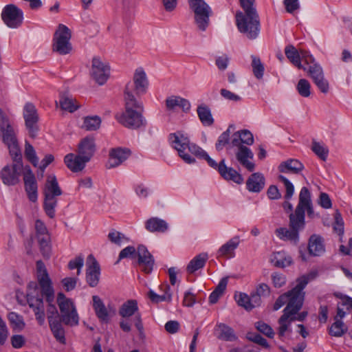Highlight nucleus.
Returning a JSON list of instances; mask_svg holds the SVG:
<instances>
[{"instance_id":"nucleus-1","label":"nucleus","mask_w":352,"mask_h":352,"mask_svg":"<svg viewBox=\"0 0 352 352\" xmlns=\"http://www.w3.org/2000/svg\"><path fill=\"white\" fill-rule=\"evenodd\" d=\"M168 141L170 146L177 151L179 156L186 163L192 164L195 162V159L187 152L188 151L199 158L204 159L210 167L217 170L219 173L221 160L217 164L201 147L191 143L189 137L184 131H177L175 133H170Z\"/></svg>"},{"instance_id":"nucleus-2","label":"nucleus","mask_w":352,"mask_h":352,"mask_svg":"<svg viewBox=\"0 0 352 352\" xmlns=\"http://www.w3.org/2000/svg\"><path fill=\"white\" fill-rule=\"evenodd\" d=\"M239 3L243 12L236 14L237 28L248 39H256L260 33L261 23L255 0H239Z\"/></svg>"},{"instance_id":"nucleus-3","label":"nucleus","mask_w":352,"mask_h":352,"mask_svg":"<svg viewBox=\"0 0 352 352\" xmlns=\"http://www.w3.org/2000/svg\"><path fill=\"white\" fill-rule=\"evenodd\" d=\"M130 97H124V111L117 113L116 118L122 126L130 129L144 127L146 121L143 116V104L136 98Z\"/></svg>"},{"instance_id":"nucleus-4","label":"nucleus","mask_w":352,"mask_h":352,"mask_svg":"<svg viewBox=\"0 0 352 352\" xmlns=\"http://www.w3.org/2000/svg\"><path fill=\"white\" fill-rule=\"evenodd\" d=\"M0 131L3 142L8 146L14 162L21 161L22 155L16 138V132L10 124L8 116L0 109Z\"/></svg>"},{"instance_id":"nucleus-5","label":"nucleus","mask_w":352,"mask_h":352,"mask_svg":"<svg viewBox=\"0 0 352 352\" xmlns=\"http://www.w3.org/2000/svg\"><path fill=\"white\" fill-rule=\"evenodd\" d=\"M317 274L316 272H311L298 278L296 280L297 285L296 287L277 298L274 305V309L278 310L286 303H287V305H289L292 302L296 303L299 300H301L302 305L305 298L303 289L310 280H314L317 276Z\"/></svg>"},{"instance_id":"nucleus-6","label":"nucleus","mask_w":352,"mask_h":352,"mask_svg":"<svg viewBox=\"0 0 352 352\" xmlns=\"http://www.w3.org/2000/svg\"><path fill=\"white\" fill-rule=\"evenodd\" d=\"M41 292V296L45 298V300L48 303L47 317L50 329L56 339L60 343L64 344L65 342V331L61 324L60 315L59 316L57 308L54 304V290L52 289V294L50 298L45 292Z\"/></svg>"},{"instance_id":"nucleus-7","label":"nucleus","mask_w":352,"mask_h":352,"mask_svg":"<svg viewBox=\"0 0 352 352\" xmlns=\"http://www.w3.org/2000/svg\"><path fill=\"white\" fill-rule=\"evenodd\" d=\"M44 194V210L47 215L53 219L55 216V208L57 206V197L62 195V190L58 186L55 175H49L47 178Z\"/></svg>"},{"instance_id":"nucleus-8","label":"nucleus","mask_w":352,"mask_h":352,"mask_svg":"<svg viewBox=\"0 0 352 352\" xmlns=\"http://www.w3.org/2000/svg\"><path fill=\"white\" fill-rule=\"evenodd\" d=\"M57 303L60 311L61 322L69 326L78 325L79 317L73 300L60 292L57 295Z\"/></svg>"},{"instance_id":"nucleus-9","label":"nucleus","mask_w":352,"mask_h":352,"mask_svg":"<svg viewBox=\"0 0 352 352\" xmlns=\"http://www.w3.org/2000/svg\"><path fill=\"white\" fill-rule=\"evenodd\" d=\"M71 30L65 25L59 24L53 37L52 50L60 55H66L72 50L70 42Z\"/></svg>"},{"instance_id":"nucleus-10","label":"nucleus","mask_w":352,"mask_h":352,"mask_svg":"<svg viewBox=\"0 0 352 352\" xmlns=\"http://www.w3.org/2000/svg\"><path fill=\"white\" fill-rule=\"evenodd\" d=\"M148 87V80L146 74L142 67L135 70L133 76V81L126 83L124 89V97L135 98L134 94L137 96L144 94Z\"/></svg>"},{"instance_id":"nucleus-11","label":"nucleus","mask_w":352,"mask_h":352,"mask_svg":"<svg viewBox=\"0 0 352 352\" xmlns=\"http://www.w3.org/2000/svg\"><path fill=\"white\" fill-rule=\"evenodd\" d=\"M289 228H279L276 230V236L283 241H289L296 245L299 241V232L305 228L302 219H296L291 213L289 215Z\"/></svg>"},{"instance_id":"nucleus-12","label":"nucleus","mask_w":352,"mask_h":352,"mask_svg":"<svg viewBox=\"0 0 352 352\" xmlns=\"http://www.w3.org/2000/svg\"><path fill=\"white\" fill-rule=\"evenodd\" d=\"M190 8L195 13V21L198 28L205 31L209 25V18L212 12L204 0H188Z\"/></svg>"},{"instance_id":"nucleus-13","label":"nucleus","mask_w":352,"mask_h":352,"mask_svg":"<svg viewBox=\"0 0 352 352\" xmlns=\"http://www.w3.org/2000/svg\"><path fill=\"white\" fill-rule=\"evenodd\" d=\"M305 210L307 211L309 217H312L314 214V208L311 200V195L307 187H302L299 194L298 204L294 212L291 214L294 216L296 219H302V225L305 226Z\"/></svg>"},{"instance_id":"nucleus-14","label":"nucleus","mask_w":352,"mask_h":352,"mask_svg":"<svg viewBox=\"0 0 352 352\" xmlns=\"http://www.w3.org/2000/svg\"><path fill=\"white\" fill-rule=\"evenodd\" d=\"M302 308L301 300L297 301L296 303L292 302L289 305H287L283 310V314L280 316L278 320V324L280 325L278 328V336L283 337L285 332L288 330V328L291 323L296 320V314Z\"/></svg>"},{"instance_id":"nucleus-15","label":"nucleus","mask_w":352,"mask_h":352,"mask_svg":"<svg viewBox=\"0 0 352 352\" xmlns=\"http://www.w3.org/2000/svg\"><path fill=\"white\" fill-rule=\"evenodd\" d=\"M23 115L30 136L32 138H35L39 130L38 126L39 117L35 106L31 102L26 103L23 108Z\"/></svg>"},{"instance_id":"nucleus-16","label":"nucleus","mask_w":352,"mask_h":352,"mask_svg":"<svg viewBox=\"0 0 352 352\" xmlns=\"http://www.w3.org/2000/svg\"><path fill=\"white\" fill-rule=\"evenodd\" d=\"M305 71L322 93L327 94L329 92V82L324 77L322 67L316 61L306 67Z\"/></svg>"},{"instance_id":"nucleus-17","label":"nucleus","mask_w":352,"mask_h":352,"mask_svg":"<svg viewBox=\"0 0 352 352\" xmlns=\"http://www.w3.org/2000/svg\"><path fill=\"white\" fill-rule=\"evenodd\" d=\"M138 305L136 300H128L124 302L119 309V315L122 318L134 316V324L138 330L142 333L144 327L142 321L141 314L138 312Z\"/></svg>"},{"instance_id":"nucleus-18","label":"nucleus","mask_w":352,"mask_h":352,"mask_svg":"<svg viewBox=\"0 0 352 352\" xmlns=\"http://www.w3.org/2000/svg\"><path fill=\"white\" fill-rule=\"evenodd\" d=\"M14 162L12 165L5 166L0 172V177L5 185L14 186L20 181L21 171L23 168L22 159L19 162Z\"/></svg>"},{"instance_id":"nucleus-19","label":"nucleus","mask_w":352,"mask_h":352,"mask_svg":"<svg viewBox=\"0 0 352 352\" xmlns=\"http://www.w3.org/2000/svg\"><path fill=\"white\" fill-rule=\"evenodd\" d=\"M1 18L9 28H16L22 24L23 14L15 5L9 4L3 9Z\"/></svg>"},{"instance_id":"nucleus-20","label":"nucleus","mask_w":352,"mask_h":352,"mask_svg":"<svg viewBox=\"0 0 352 352\" xmlns=\"http://www.w3.org/2000/svg\"><path fill=\"white\" fill-rule=\"evenodd\" d=\"M110 68L98 58L92 60L91 76L100 85H104L109 77Z\"/></svg>"},{"instance_id":"nucleus-21","label":"nucleus","mask_w":352,"mask_h":352,"mask_svg":"<svg viewBox=\"0 0 352 352\" xmlns=\"http://www.w3.org/2000/svg\"><path fill=\"white\" fill-rule=\"evenodd\" d=\"M23 181L29 199L32 202H35L38 197L37 183L35 176L29 166H26L24 168Z\"/></svg>"},{"instance_id":"nucleus-22","label":"nucleus","mask_w":352,"mask_h":352,"mask_svg":"<svg viewBox=\"0 0 352 352\" xmlns=\"http://www.w3.org/2000/svg\"><path fill=\"white\" fill-rule=\"evenodd\" d=\"M137 257V263L142 270L146 274L151 273L153 270L155 261L152 254L144 245H139L138 246Z\"/></svg>"},{"instance_id":"nucleus-23","label":"nucleus","mask_w":352,"mask_h":352,"mask_svg":"<svg viewBox=\"0 0 352 352\" xmlns=\"http://www.w3.org/2000/svg\"><path fill=\"white\" fill-rule=\"evenodd\" d=\"M88 267L86 273V280L91 287H96L100 280V265L92 254H89L87 259Z\"/></svg>"},{"instance_id":"nucleus-24","label":"nucleus","mask_w":352,"mask_h":352,"mask_svg":"<svg viewBox=\"0 0 352 352\" xmlns=\"http://www.w3.org/2000/svg\"><path fill=\"white\" fill-rule=\"evenodd\" d=\"M37 277L41 292L47 293L49 298L52 297L53 287L45 264L42 261H36Z\"/></svg>"},{"instance_id":"nucleus-25","label":"nucleus","mask_w":352,"mask_h":352,"mask_svg":"<svg viewBox=\"0 0 352 352\" xmlns=\"http://www.w3.org/2000/svg\"><path fill=\"white\" fill-rule=\"evenodd\" d=\"M131 155V151L126 148L118 147L109 151L108 168H115L120 165Z\"/></svg>"},{"instance_id":"nucleus-26","label":"nucleus","mask_w":352,"mask_h":352,"mask_svg":"<svg viewBox=\"0 0 352 352\" xmlns=\"http://www.w3.org/2000/svg\"><path fill=\"white\" fill-rule=\"evenodd\" d=\"M27 300L30 307L34 313L38 324L43 325L45 322V314L43 298L41 296H33L30 294V298Z\"/></svg>"},{"instance_id":"nucleus-27","label":"nucleus","mask_w":352,"mask_h":352,"mask_svg":"<svg viewBox=\"0 0 352 352\" xmlns=\"http://www.w3.org/2000/svg\"><path fill=\"white\" fill-rule=\"evenodd\" d=\"M238 151L236 153V158L238 162L248 171L252 172L255 168V164L250 160H252L254 154L246 146H237Z\"/></svg>"},{"instance_id":"nucleus-28","label":"nucleus","mask_w":352,"mask_h":352,"mask_svg":"<svg viewBox=\"0 0 352 352\" xmlns=\"http://www.w3.org/2000/svg\"><path fill=\"white\" fill-rule=\"evenodd\" d=\"M88 162L85 160V157L79 153L78 155L69 153L64 158V162L67 167L74 173L81 171Z\"/></svg>"},{"instance_id":"nucleus-29","label":"nucleus","mask_w":352,"mask_h":352,"mask_svg":"<svg viewBox=\"0 0 352 352\" xmlns=\"http://www.w3.org/2000/svg\"><path fill=\"white\" fill-rule=\"evenodd\" d=\"M96 146L95 139L93 137L83 138L78 146V153L85 157L87 161H90L96 152Z\"/></svg>"},{"instance_id":"nucleus-30","label":"nucleus","mask_w":352,"mask_h":352,"mask_svg":"<svg viewBox=\"0 0 352 352\" xmlns=\"http://www.w3.org/2000/svg\"><path fill=\"white\" fill-rule=\"evenodd\" d=\"M308 251L310 255L320 256L325 252L324 239L318 234H312L308 243Z\"/></svg>"},{"instance_id":"nucleus-31","label":"nucleus","mask_w":352,"mask_h":352,"mask_svg":"<svg viewBox=\"0 0 352 352\" xmlns=\"http://www.w3.org/2000/svg\"><path fill=\"white\" fill-rule=\"evenodd\" d=\"M225 159L221 160V165L220 166L219 174L226 180H230L241 184L243 182V177L233 168L226 166Z\"/></svg>"},{"instance_id":"nucleus-32","label":"nucleus","mask_w":352,"mask_h":352,"mask_svg":"<svg viewBox=\"0 0 352 352\" xmlns=\"http://www.w3.org/2000/svg\"><path fill=\"white\" fill-rule=\"evenodd\" d=\"M239 237L238 236H234L220 247L217 251L218 256L226 257L228 258L234 257V250L239 246Z\"/></svg>"},{"instance_id":"nucleus-33","label":"nucleus","mask_w":352,"mask_h":352,"mask_svg":"<svg viewBox=\"0 0 352 352\" xmlns=\"http://www.w3.org/2000/svg\"><path fill=\"white\" fill-rule=\"evenodd\" d=\"M265 177L260 173H252L246 182L247 189L253 192H261L265 186Z\"/></svg>"},{"instance_id":"nucleus-34","label":"nucleus","mask_w":352,"mask_h":352,"mask_svg":"<svg viewBox=\"0 0 352 352\" xmlns=\"http://www.w3.org/2000/svg\"><path fill=\"white\" fill-rule=\"evenodd\" d=\"M278 168L281 173L298 174L304 169V166L298 160L289 159L282 162Z\"/></svg>"},{"instance_id":"nucleus-35","label":"nucleus","mask_w":352,"mask_h":352,"mask_svg":"<svg viewBox=\"0 0 352 352\" xmlns=\"http://www.w3.org/2000/svg\"><path fill=\"white\" fill-rule=\"evenodd\" d=\"M253 143V135L250 131L246 129L235 132L232 135L231 142L232 146H243L242 144L252 145Z\"/></svg>"},{"instance_id":"nucleus-36","label":"nucleus","mask_w":352,"mask_h":352,"mask_svg":"<svg viewBox=\"0 0 352 352\" xmlns=\"http://www.w3.org/2000/svg\"><path fill=\"white\" fill-rule=\"evenodd\" d=\"M92 300L93 308L96 316L101 322H108L109 320V311L101 298L98 296H93Z\"/></svg>"},{"instance_id":"nucleus-37","label":"nucleus","mask_w":352,"mask_h":352,"mask_svg":"<svg viewBox=\"0 0 352 352\" xmlns=\"http://www.w3.org/2000/svg\"><path fill=\"white\" fill-rule=\"evenodd\" d=\"M166 107L168 111H174L177 107H181L183 111H187L190 108L188 100L180 96H171L166 99Z\"/></svg>"},{"instance_id":"nucleus-38","label":"nucleus","mask_w":352,"mask_h":352,"mask_svg":"<svg viewBox=\"0 0 352 352\" xmlns=\"http://www.w3.org/2000/svg\"><path fill=\"white\" fill-rule=\"evenodd\" d=\"M214 330L217 333V338L220 340L232 342L237 339L233 329L224 323L217 324Z\"/></svg>"},{"instance_id":"nucleus-39","label":"nucleus","mask_w":352,"mask_h":352,"mask_svg":"<svg viewBox=\"0 0 352 352\" xmlns=\"http://www.w3.org/2000/svg\"><path fill=\"white\" fill-rule=\"evenodd\" d=\"M146 229L151 232H164L168 228V224L163 219L151 217L145 222Z\"/></svg>"},{"instance_id":"nucleus-40","label":"nucleus","mask_w":352,"mask_h":352,"mask_svg":"<svg viewBox=\"0 0 352 352\" xmlns=\"http://www.w3.org/2000/svg\"><path fill=\"white\" fill-rule=\"evenodd\" d=\"M208 259V255L206 252H202L197 255L188 264L186 267L187 272L188 274H193L198 270L203 268Z\"/></svg>"},{"instance_id":"nucleus-41","label":"nucleus","mask_w":352,"mask_h":352,"mask_svg":"<svg viewBox=\"0 0 352 352\" xmlns=\"http://www.w3.org/2000/svg\"><path fill=\"white\" fill-rule=\"evenodd\" d=\"M285 54L289 61L300 69L306 70L300 62V52L292 45H287L285 48Z\"/></svg>"},{"instance_id":"nucleus-42","label":"nucleus","mask_w":352,"mask_h":352,"mask_svg":"<svg viewBox=\"0 0 352 352\" xmlns=\"http://www.w3.org/2000/svg\"><path fill=\"white\" fill-rule=\"evenodd\" d=\"M161 289L164 292L162 295L157 294L153 291L150 290L148 292V297L150 300L155 303H158L163 301L170 302L172 299V294L170 292V286L168 284L162 285Z\"/></svg>"},{"instance_id":"nucleus-43","label":"nucleus","mask_w":352,"mask_h":352,"mask_svg":"<svg viewBox=\"0 0 352 352\" xmlns=\"http://www.w3.org/2000/svg\"><path fill=\"white\" fill-rule=\"evenodd\" d=\"M199 118L205 126H211L214 122L210 109L206 105H200L197 109Z\"/></svg>"},{"instance_id":"nucleus-44","label":"nucleus","mask_w":352,"mask_h":352,"mask_svg":"<svg viewBox=\"0 0 352 352\" xmlns=\"http://www.w3.org/2000/svg\"><path fill=\"white\" fill-rule=\"evenodd\" d=\"M348 331V327L342 321L334 320L333 323L331 325L329 333L333 337L340 338L344 336Z\"/></svg>"},{"instance_id":"nucleus-45","label":"nucleus","mask_w":352,"mask_h":352,"mask_svg":"<svg viewBox=\"0 0 352 352\" xmlns=\"http://www.w3.org/2000/svg\"><path fill=\"white\" fill-rule=\"evenodd\" d=\"M227 284V278H223L221 279L215 289L210 294L209 296V302L210 304H214L218 301L220 296L223 295L224 291L226 290Z\"/></svg>"},{"instance_id":"nucleus-46","label":"nucleus","mask_w":352,"mask_h":352,"mask_svg":"<svg viewBox=\"0 0 352 352\" xmlns=\"http://www.w3.org/2000/svg\"><path fill=\"white\" fill-rule=\"evenodd\" d=\"M101 122L98 116H87L84 118L82 128L86 131H96L100 128Z\"/></svg>"},{"instance_id":"nucleus-47","label":"nucleus","mask_w":352,"mask_h":352,"mask_svg":"<svg viewBox=\"0 0 352 352\" xmlns=\"http://www.w3.org/2000/svg\"><path fill=\"white\" fill-rule=\"evenodd\" d=\"M60 105L62 109L71 113L76 111L80 107L75 99L68 96L61 98L60 100Z\"/></svg>"},{"instance_id":"nucleus-48","label":"nucleus","mask_w":352,"mask_h":352,"mask_svg":"<svg viewBox=\"0 0 352 352\" xmlns=\"http://www.w3.org/2000/svg\"><path fill=\"white\" fill-rule=\"evenodd\" d=\"M40 251L45 259H49L51 256L52 253V245L50 236H46V238H41L38 239Z\"/></svg>"},{"instance_id":"nucleus-49","label":"nucleus","mask_w":352,"mask_h":352,"mask_svg":"<svg viewBox=\"0 0 352 352\" xmlns=\"http://www.w3.org/2000/svg\"><path fill=\"white\" fill-rule=\"evenodd\" d=\"M311 150L322 161L327 160L329 153V149L324 144L314 141L312 142Z\"/></svg>"},{"instance_id":"nucleus-50","label":"nucleus","mask_w":352,"mask_h":352,"mask_svg":"<svg viewBox=\"0 0 352 352\" xmlns=\"http://www.w3.org/2000/svg\"><path fill=\"white\" fill-rule=\"evenodd\" d=\"M270 262L277 267H285L292 263V258L290 257H283L280 252L274 254L271 258Z\"/></svg>"},{"instance_id":"nucleus-51","label":"nucleus","mask_w":352,"mask_h":352,"mask_svg":"<svg viewBox=\"0 0 352 352\" xmlns=\"http://www.w3.org/2000/svg\"><path fill=\"white\" fill-rule=\"evenodd\" d=\"M252 58L253 74L257 79H261L264 74V65L262 64L261 59L258 57L252 56Z\"/></svg>"},{"instance_id":"nucleus-52","label":"nucleus","mask_w":352,"mask_h":352,"mask_svg":"<svg viewBox=\"0 0 352 352\" xmlns=\"http://www.w3.org/2000/svg\"><path fill=\"white\" fill-rule=\"evenodd\" d=\"M25 156L26 159L35 167L38 166V158L36 156L34 147L28 142L25 144Z\"/></svg>"},{"instance_id":"nucleus-53","label":"nucleus","mask_w":352,"mask_h":352,"mask_svg":"<svg viewBox=\"0 0 352 352\" xmlns=\"http://www.w3.org/2000/svg\"><path fill=\"white\" fill-rule=\"evenodd\" d=\"M296 89L298 94L302 97L307 98L311 94V85L309 82L305 78L299 80L296 85Z\"/></svg>"},{"instance_id":"nucleus-54","label":"nucleus","mask_w":352,"mask_h":352,"mask_svg":"<svg viewBox=\"0 0 352 352\" xmlns=\"http://www.w3.org/2000/svg\"><path fill=\"white\" fill-rule=\"evenodd\" d=\"M9 321L12 326V328L17 330H22L25 327L22 316L18 315L14 312H11L8 314Z\"/></svg>"},{"instance_id":"nucleus-55","label":"nucleus","mask_w":352,"mask_h":352,"mask_svg":"<svg viewBox=\"0 0 352 352\" xmlns=\"http://www.w3.org/2000/svg\"><path fill=\"white\" fill-rule=\"evenodd\" d=\"M137 255L138 248L136 249L134 246H127L120 251L118 261L116 262V263H118L120 260L123 258L134 259L137 257Z\"/></svg>"},{"instance_id":"nucleus-56","label":"nucleus","mask_w":352,"mask_h":352,"mask_svg":"<svg viewBox=\"0 0 352 352\" xmlns=\"http://www.w3.org/2000/svg\"><path fill=\"white\" fill-rule=\"evenodd\" d=\"M230 135V127L219 137L217 142L215 144L217 151H221L226 145L229 144Z\"/></svg>"},{"instance_id":"nucleus-57","label":"nucleus","mask_w":352,"mask_h":352,"mask_svg":"<svg viewBox=\"0 0 352 352\" xmlns=\"http://www.w3.org/2000/svg\"><path fill=\"white\" fill-rule=\"evenodd\" d=\"M280 182H283L285 188V199L288 200L292 198L294 192V186L285 176L280 175L278 177Z\"/></svg>"},{"instance_id":"nucleus-58","label":"nucleus","mask_w":352,"mask_h":352,"mask_svg":"<svg viewBox=\"0 0 352 352\" xmlns=\"http://www.w3.org/2000/svg\"><path fill=\"white\" fill-rule=\"evenodd\" d=\"M247 338L249 340H250L257 344H259L260 346H263L265 349L270 348V346L268 344L267 340L265 339L264 338H263L258 333H248L247 334Z\"/></svg>"},{"instance_id":"nucleus-59","label":"nucleus","mask_w":352,"mask_h":352,"mask_svg":"<svg viewBox=\"0 0 352 352\" xmlns=\"http://www.w3.org/2000/svg\"><path fill=\"white\" fill-rule=\"evenodd\" d=\"M334 223L333 224V230L338 235L344 233V221L340 212L337 210L334 214Z\"/></svg>"},{"instance_id":"nucleus-60","label":"nucleus","mask_w":352,"mask_h":352,"mask_svg":"<svg viewBox=\"0 0 352 352\" xmlns=\"http://www.w3.org/2000/svg\"><path fill=\"white\" fill-rule=\"evenodd\" d=\"M108 239L111 243L118 245H120L124 240L127 241V238L124 236V234L114 229H112L109 232L108 234Z\"/></svg>"},{"instance_id":"nucleus-61","label":"nucleus","mask_w":352,"mask_h":352,"mask_svg":"<svg viewBox=\"0 0 352 352\" xmlns=\"http://www.w3.org/2000/svg\"><path fill=\"white\" fill-rule=\"evenodd\" d=\"M35 230L37 240L41 239V238L45 239L46 236H50L45 225L39 219H37L35 222Z\"/></svg>"},{"instance_id":"nucleus-62","label":"nucleus","mask_w":352,"mask_h":352,"mask_svg":"<svg viewBox=\"0 0 352 352\" xmlns=\"http://www.w3.org/2000/svg\"><path fill=\"white\" fill-rule=\"evenodd\" d=\"M255 327L258 331L265 335L270 338H272L274 336V332L272 328L267 324L259 321L255 324Z\"/></svg>"},{"instance_id":"nucleus-63","label":"nucleus","mask_w":352,"mask_h":352,"mask_svg":"<svg viewBox=\"0 0 352 352\" xmlns=\"http://www.w3.org/2000/svg\"><path fill=\"white\" fill-rule=\"evenodd\" d=\"M235 299L239 306L243 307L247 311L251 310L250 296L248 294L245 293H239V295H235Z\"/></svg>"},{"instance_id":"nucleus-64","label":"nucleus","mask_w":352,"mask_h":352,"mask_svg":"<svg viewBox=\"0 0 352 352\" xmlns=\"http://www.w3.org/2000/svg\"><path fill=\"white\" fill-rule=\"evenodd\" d=\"M84 264V257L82 255L76 256L74 259L71 260L68 263V267L69 270L77 269V275H80L81 269Z\"/></svg>"}]
</instances>
